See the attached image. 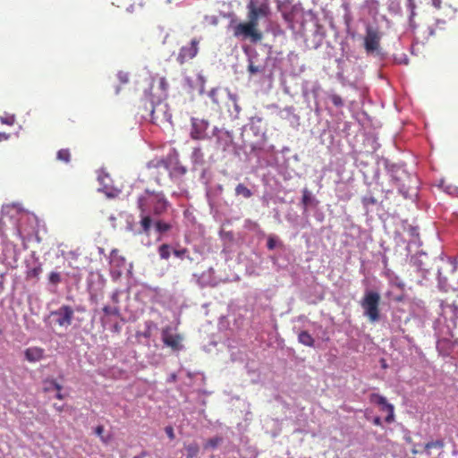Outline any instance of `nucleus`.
<instances>
[{"label":"nucleus","mask_w":458,"mask_h":458,"mask_svg":"<svg viewBox=\"0 0 458 458\" xmlns=\"http://www.w3.org/2000/svg\"><path fill=\"white\" fill-rule=\"evenodd\" d=\"M140 335H143L145 338L150 337V335H151L150 324H147V329L144 332H142Z\"/></svg>","instance_id":"obj_36"},{"label":"nucleus","mask_w":458,"mask_h":458,"mask_svg":"<svg viewBox=\"0 0 458 458\" xmlns=\"http://www.w3.org/2000/svg\"><path fill=\"white\" fill-rule=\"evenodd\" d=\"M158 83H159V88L161 89V90L163 92H166L168 89V87H169L166 79L165 77H161L158 81Z\"/></svg>","instance_id":"obj_28"},{"label":"nucleus","mask_w":458,"mask_h":458,"mask_svg":"<svg viewBox=\"0 0 458 458\" xmlns=\"http://www.w3.org/2000/svg\"><path fill=\"white\" fill-rule=\"evenodd\" d=\"M55 397L59 400H64V395L61 393V391H57L56 394H55Z\"/></svg>","instance_id":"obj_44"},{"label":"nucleus","mask_w":458,"mask_h":458,"mask_svg":"<svg viewBox=\"0 0 458 458\" xmlns=\"http://www.w3.org/2000/svg\"><path fill=\"white\" fill-rule=\"evenodd\" d=\"M372 422L376 426H381L382 425V420L380 417L376 416L373 418Z\"/></svg>","instance_id":"obj_39"},{"label":"nucleus","mask_w":458,"mask_h":458,"mask_svg":"<svg viewBox=\"0 0 458 458\" xmlns=\"http://www.w3.org/2000/svg\"><path fill=\"white\" fill-rule=\"evenodd\" d=\"M208 128V122L203 119L191 118V136L194 140H204L208 137L206 131Z\"/></svg>","instance_id":"obj_9"},{"label":"nucleus","mask_w":458,"mask_h":458,"mask_svg":"<svg viewBox=\"0 0 458 458\" xmlns=\"http://www.w3.org/2000/svg\"><path fill=\"white\" fill-rule=\"evenodd\" d=\"M103 311L106 313V316H114V317H119V312L116 309H112L110 307H104L103 309ZM109 318L108 317H105L102 318V324L103 326L105 327L108 322H109Z\"/></svg>","instance_id":"obj_18"},{"label":"nucleus","mask_w":458,"mask_h":458,"mask_svg":"<svg viewBox=\"0 0 458 458\" xmlns=\"http://www.w3.org/2000/svg\"><path fill=\"white\" fill-rule=\"evenodd\" d=\"M199 40L198 38H192L189 45L182 46L178 53L176 61L181 64H184L186 62L193 59L199 52Z\"/></svg>","instance_id":"obj_6"},{"label":"nucleus","mask_w":458,"mask_h":458,"mask_svg":"<svg viewBox=\"0 0 458 458\" xmlns=\"http://www.w3.org/2000/svg\"><path fill=\"white\" fill-rule=\"evenodd\" d=\"M282 16L284 17V19H286V13L282 12Z\"/></svg>","instance_id":"obj_49"},{"label":"nucleus","mask_w":458,"mask_h":458,"mask_svg":"<svg viewBox=\"0 0 458 458\" xmlns=\"http://www.w3.org/2000/svg\"><path fill=\"white\" fill-rule=\"evenodd\" d=\"M267 245L269 250H273L276 245V240L272 237H269Z\"/></svg>","instance_id":"obj_32"},{"label":"nucleus","mask_w":458,"mask_h":458,"mask_svg":"<svg viewBox=\"0 0 458 458\" xmlns=\"http://www.w3.org/2000/svg\"><path fill=\"white\" fill-rule=\"evenodd\" d=\"M55 409L59 411V412H62L63 410H64V407L63 406H57L56 404L54 405Z\"/></svg>","instance_id":"obj_46"},{"label":"nucleus","mask_w":458,"mask_h":458,"mask_svg":"<svg viewBox=\"0 0 458 458\" xmlns=\"http://www.w3.org/2000/svg\"><path fill=\"white\" fill-rule=\"evenodd\" d=\"M450 308L452 310L453 314L457 318V317H458V306L457 305H452Z\"/></svg>","instance_id":"obj_41"},{"label":"nucleus","mask_w":458,"mask_h":458,"mask_svg":"<svg viewBox=\"0 0 458 458\" xmlns=\"http://www.w3.org/2000/svg\"><path fill=\"white\" fill-rule=\"evenodd\" d=\"M249 72L251 73V74H255L257 73L258 72H259V69L258 66H255L253 64H250L249 65Z\"/></svg>","instance_id":"obj_37"},{"label":"nucleus","mask_w":458,"mask_h":458,"mask_svg":"<svg viewBox=\"0 0 458 458\" xmlns=\"http://www.w3.org/2000/svg\"><path fill=\"white\" fill-rule=\"evenodd\" d=\"M10 138V134L5 132H0V142L3 140H7Z\"/></svg>","instance_id":"obj_40"},{"label":"nucleus","mask_w":458,"mask_h":458,"mask_svg":"<svg viewBox=\"0 0 458 458\" xmlns=\"http://www.w3.org/2000/svg\"><path fill=\"white\" fill-rule=\"evenodd\" d=\"M187 252V250L186 249H182V250H174V256L182 259L183 257V255Z\"/></svg>","instance_id":"obj_34"},{"label":"nucleus","mask_w":458,"mask_h":458,"mask_svg":"<svg viewBox=\"0 0 458 458\" xmlns=\"http://www.w3.org/2000/svg\"><path fill=\"white\" fill-rule=\"evenodd\" d=\"M148 455V452L142 451L140 454L134 456L133 458H145Z\"/></svg>","instance_id":"obj_43"},{"label":"nucleus","mask_w":458,"mask_h":458,"mask_svg":"<svg viewBox=\"0 0 458 458\" xmlns=\"http://www.w3.org/2000/svg\"><path fill=\"white\" fill-rule=\"evenodd\" d=\"M171 225L162 220H158L155 223V228L158 233H165L171 229Z\"/></svg>","instance_id":"obj_20"},{"label":"nucleus","mask_w":458,"mask_h":458,"mask_svg":"<svg viewBox=\"0 0 458 458\" xmlns=\"http://www.w3.org/2000/svg\"><path fill=\"white\" fill-rule=\"evenodd\" d=\"M432 5L437 8L440 9L442 4V0H431Z\"/></svg>","instance_id":"obj_38"},{"label":"nucleus","mask_w":458,"mask_h":458,"mask_svg":"<svg viewBox=\"0 0 458 458\" xmlns=\"http://www.w3.org/2000/svg\"><path fill=\"white\" fill-rule=\"evenodd\" d=\"M381 38L382 34L378 29L369 25L366 27V33L363 38V47L368 55L379 53Z\"/></svg>","instance_id":"obj_5"},{"label":"nucleus","mask_w":458,"mask_h":458,"mask_svg":"<svg viewBox=\"0 0 458 458\" xmlns=\"http://www.w3.org/2000/svg\"><path fill=\"white\" fill-rule=\"evenodd\" d=\"M235 194L237 196H242L245 199H249L252 196L251 191L247 188L244 184L239 183L235 188Z\"/></svg>","instance_id":"obj_17"},{"label":"nucleus","mask_w":458,"mask_h":458,"mask_svg":"<svg viewBox=\"0 0 458 458\" xmlns=\"http://www.w3.org/2000/svg\"><path fill=\"white\" fill-rule=\"evenodd\" d=\"M414 283H416V284H421V281H420V280H414Z\"/></svg>","instance_id":"obj_52"},{"label":"nucleus","mask_w":458,"mask_h":458,"mask_svg":"<svg viewBox=\"0 0 458 458\" xmlns=\"http://www.w3.org/2000/svg\"><path fill=\"white\" fill-rule=\"evenodd\" d=\"M140 225L141 230L139 232V233H143L146 236H149L150 229H151V225H152V218L148 215V212H140Z\"/></svg>","instance_id":"obj_12"},{"label":"nucleus","mask_w":458,"mask_h":458,"mask_svg":"<svg viewBox=\"0 0 458 458\" xmlns=\"http://www.w3.org/2000/svg\"><path fill=\"white\" fill-rule=\"evenodd\" d=\"M219 442H220L219 438H211L208 441L207 445L211 446V447H216Z\"/></svg>","instance_id":"obj_33"},{"label":"nucleus","mask_w":458,"mask_h":458,"mask_svg":"<svg viewBox=\"0 0 458 458\" xmlns=\"http://www.w3.org/2000/svg\"><path fill=\"white\" fill-rule=\"evenodd\" d=\"M379 293L373 291H366L365 295L361 301V307L364 310V315L367 316L371 321H377L379 318Z\"/></svg>","instance_id":"obj_4"},{"label":"nucleus","mask_w":458,"mask_h":458,"mask_svg":"<svg viewBox=\"0 0 458 458\" xmlns=\"http://www.w3.org/2000/svg\"><path fill=\"white\" fill-rule=\"evenodd\" d=\"M165 431L167 435V437L170 438V439H174V428L171 427V426H167L165 428Z\"/></svg>","instance_id":"obj_31"},{"label":"nucleus","mask_w":458,"mask_h":458,"mask_svg":"<svg viewBox=\"0 0 458 458\" xmlns=\"http://www.w3.org/2000/svg\"><path fill=\"white\" fill-rule=\"evenodd\" d=\"M117 77L121 83H127L129 81V75L127 72H119Z\"/></svg>","instance_id":"obj_30"},{"label":"nucleus","mask_w":458,"mask_h":458,"mask_svg":"<svg viewBox=\"0 0 458 458\" xmlns=\"http://www.w3.org/2000/svg\"><path fill=\"white\" fill-rule=\"evenodd\" d=\"M121 325L115 321L111 328V330L114 332V333H116V334H119L121 332Z\"/></svg>","instance_id":"obj_35"},{"label":"nucleus","mask_w":458,"mask_h":458,"mask_svg":"<svg viewBox=\"0 0 458 458\" xmlns=\"http://www.w3.org/2000/svg\"><path fill=\"white\" fill-rule=\"evenodd\" d=\"M312 201V198L310 193L308 190H304L303 195H302V203L305 206V208L309 207Z\"/></svg>","instance_id":"obj_25"},{"label":"nucleus","mask_w":458,"mask_h":458,"mask_svg":"<svg viewBox=\"0 0 458 458\" xmlns=\"http://www.w3.org/2000/svg\"><path fill=\"white\" fill-rule=\"evenodd\" d=\"M376 202H377L376 199L372 196H366L362 199V203L366 207H368L369 205H374V204H376Z\"/></svg>","instance_id":"obj_29"},{"label":"nucleus","mask_w":458,"mask_h":458,"mask_svg":"<svg viewBox=\"0 0 458 458\" xmlns=\"http://www.w3.org/2000/svg\"><path fill=\"white\" fill-rule=\"evenodd\" d=\"M445 445V442L444 440L442 439H437V440H435V441H430V442H428L426 445H425V449L428 451L431 448H439V449H442Z\"/></svg>","instance_id":"obj_22"},{"label":"nucleus","mask_w":458,"mask_h":458,"mask_svg":"<svg viewBox=\"0 0 458 458\" xmlns=\"http://www.w3.org/2000/svg\"><path fill=\"white\" fill-rule=\"evenodd\" d=\"M298 340L303 345L310 347L314 345V338L307 331H301L298 335Z\"/></svg>","instance_id":"obj_14"},{"label":"nucleus","mask_w":458,"mask_h":458,"mask_svg":"<svg viewBox=\"0 0 458 458\" xmlns=\"http://www.w3.org/2000/svg\"><path fill=\"white\" fill-rule=\"evenodd\" d=\"M216 132L224 133V134H227L226 132H222L221 131L217 130V128H215V129H214V133H213V135H214V136H217V135H216Z\"/></svg>","instance_id":"obj_47"},{"label":"nucleus","mask_w":458,"mask_h":458,"mask_svg":"<svg viewBox=\"0 0 458 458\" xmlns=\"http://www.w3.org/2000/svg\"><path fill=\"white\" fill-rule=\"evenodd\" d=\"M162 341L165 345L170 347L174 351H179L182 348L181 344L182 336L179 334H174L173 328L167 326L162 329Z\"/></svg>","instance_id":"obj_7"},{"label":"nucleus","mask_w":458,"mask_h":458,"mask_svg":"<svg viewBox=\"0 0 458 458\" xmlns=\"http://www.w3.org/2000/svg\"><path fill=\"white\" fill-rule=\"evenodd\" d=\"M44 357V349L40 347H30L25 350V358L30 362H36Z\"/></svg>","instance_id":"obj_13"},{"label":"nucleus","mask_w":458,"mask_h":458,"mask_svg":"<svg viewBox=\"0 0 458 458\" xmlns=\"http://www.w3.org/2000/svg\"><path fill=\"white\" fill-rule=\"evenodd\" d=\"M103 427L102 426H98L97 428H96V433L98 435H100L102 432H103Z\"/></svg>","instance_id":"obj_45"},{"label":"nucleus","mask_w":458,"mask_h":458,"mask_svg":"<svg viewBox=\"0 0 458 458\" xmlns=\"http://www.w3.org/2000/svg\"><path fill=\"white\" fill-rule=\"evenodd\" d=\"M217 144H218L219 146L221 145V143H220V137H219V136H217Z\"/></svg>","instance_id":"obj_50"},{"label":"nucleus","mask_w":458,"mask_h":458,"mask_svg":"<svg viewBox=\"0 0 458 458\" xmlns=\"http://www.w3.org/2000/svg\"><path fill=\"white\" fill-rule=\"evenodd\" d=\"M44 392H50L52 390L62 391L63 386L57 383L55 379H46L44 381Z\"/></svg>","instance_id":"obj_15"},{"label":"nucleus","mask_w":458,"mask_h":458,"mask_svg":"<svg viewBox=\"0 0 458 458\" xmlns=\"http://www.w3.org/2000/svg\"><path fill=\"white\" fill-rule=\"evenodd\" d=\"M0 121L4 124L13 125L15 123L14 115H6L5 117H0Z\"/></svg>","instance_id":"obj_26"},{"label":"nucleus","mask_w":458,"mask_h":458,"mask_svg":"<svg viewBox=\"0 0 458 458\" xmlns=\"http://www.w3.org/2000/svg\"><path fill=\"white\" fill-rule=\"evenodd\" d=\"M81 277L79 267L72 266L70 261L64 260L62 265H58L47 276V282L50 284H78Z\"/></svg>","instance_id":"obj_2"},{"label":"nucleus","mask_w":458,"mask_h":458,"mask_svg":"<svg viewBox=\"0 0 458 458\" xmlns=\"http://www.w3.org/2000/svg\"><path fill=\"white\" fill-rule=\"evenodd\" d=\"M157 193L150 192L146 191L144 195L138 198V208L140 212H148L149 208L154 207L155 201L154 197H157Z\"/></svg>","instance_id":"obj_10"},{"label":"nucleus","mask_w":458,"mask_h":458,"mask_svg":"<svg viewBox=\"0 0 458 458\" xmlns=\"http://www.w3.org/2000/svg\"><path fill=\"white\" fill-rule=\"evenodd\" d=\"M434 34H435L434 30L430 29V30H429V35H430V36H433Z\"/></svg>","instance_id":"obj_48"},{"label":"nucleus","mask_w":458,"mask_h":458,"mask_svg":"<svg viewBox=\"0 0 458 458\" xmlns=\"http://www.w3.org/2000/svg\"><path fill=\"white\" fill-rule=\"evenodd\" d=\"M155 201V205L153 207V215L160 216L167 209L168 202L165 199L164 195L161 193H157V197L153 198Z\"/></svg>","instance_id":"obj_11"},{"label":"nucleus","mask_w":458,"mask_h":458,"mask_svg":"<svg viewBox=\"0 0 458 458\" xmlns=\"http://www.w3.org/2000/svg\"><path fill=\"white\" fill-rule=\"evenodd\" d=\"M217 94H218V89H213L209 91V98H211L212 102L218 105L219 104V100H218V98H217Z\"/></svg>","instance_id":"obj_27"},{"label":"nucleus","mask_w":458,"mask_h":458,"mask_svg":"<svg viewBox=\"0 0 458 458\" xmlns=\"http://www.w3.org/2000/svg\"><path fill=\"white\" fill-rule=\"evenodd\" d=\"M330 100L334 106L340 107L344 106V101L342 98L337 94H333L330 96Z\"/></svg>","instance_id":"obj_24"},{"label":"nucleus","mask_w":458,"mask_h":458,"mask_svg":"<svg viewBox=\"0 0 458 458\" xmlns=\"http://www.w3.org/2000/svg\"><path fill=\"white\" fill-rule=\"evenodd\" d=\"M370 401L381 407L383 411L387 412V416L385 418L386 423H392L394 420V405L389 403L386 398L379 394H372L370 395Z\"/></svg>","instance_id":"obj_8"},{"label":"nucleus","mask_w":458,"mask_h":458,"mask_svg":"<svg viewBox=\"0 0 458 458\" xmlns=\"http://www.w3.org/2000/svg\"><path fill=\"white\" fill-rule=\"evenodd\" d=\"M73 315V309L68 305H64L49 314L47 318L48 324L53 327H68L72 324Z\"/></svg>","instance_id":"obj_3"},{"label":"nucleus","mask_w":458,"mask_h":458,"mask_svg":"<svg viewBox=\"0 0 458 458\" xmlns=\"http://www.w3.org/2000/svg\"><path fill=\"white\" fill-rule=\"evenodd\" d=\"M170 246L168 244H162L158 248V253L161 259H168L171 254Z\"/></svg>","instance_id":"obj_19"},{"label":"nucleus","mask_w":458,"mask_h":458,"mask_svg":"<svg viewBox=\"0 0 458 458\" xmlns=\"http://www.w3.org/2000/svg\"><path fill=\"white\" fill-rule=\"evenodd\" d=\"M414 271H415L416 273H421V271H420L419 268H417V267L414 269Z\"/></svg>","instance_id":"obj_51"},{"label":"nucleus","mask_w":458,"mask_h":458,"mask_svg":"<svg viewBox=\"0 0 458 458\" xmlns=\"http://www.w3.org/2000/svg\"><path fill=\"white\" fill-rule=\"evenodd\" d=\"M159 106H160V104H159V105H157V106H153V107H152V109H151V111H150V114H151V119H152V120H154V119H157V117L155 115V114H156V109H157Z\"/></svg>","instance_id":"obj_42"},{"label":"nucleus","mask_w":458,"mask_h":458,"mask_svg":"<svg viewBox=\"0 0 458 458\" xmlns=\"http://www.w3.org/2000/svg\"><path fill=\"white\" fill-rule=\"evenodd\" d=\"M42 273V267L38 266L28 271L27 276L29 278H38L39 275Z\"/></svg>","instance_id":"obj_23"},{"label":"nucleus","mask_w":458,"mask_h":458,"mask_svg":"<svg viewBox=\"0 0 458 458\" xmlns=\"http://www.w3.org/2000/svg\"><path fill=\"white\" fill-rule=\"evenodd\" d=\"M457 318H458V317H457Z\"/></svg>","instance_id":"obj_53"},{"label":"nucleus","mask_w":458,"mask_h":458,"mask_svg":"<svg viewBox=\"0 0 458 458\" xmlns=\"http://www.w3.org/2000/svg\"><path fill=\"white\" fill-rule=\"evenodd\" d=\"M71 151L69 148H61L56 153V159L68 164L71 161Z\"/></svg>","instance_id":"obj_16"},{"label":"nucleus","mask_w":458,"mask_h":458,"mask_svg":"<svg viewBox=\"0 0 458 458\" xmlns=\"http://www.w3.org/2000/svg\"><path fill=\"white\" fill-rule=\"evenodd\" d=\"M248 21L239 22L233 28V33L238 38H250L252 42L262 39V33L259 30V21L267 18L269 14L267 0H250L247 4Z\"/></svg>","instance_id":"obj_1"},{"label":"nucleus","mask_w":458,"mask_h":458,"mask_svg":"<svg viewBox=\"0 0 458 458\" xmlns=\"http://www.w3.org/2000/svg\"><path fill=\"white\" fill-rule=\"evenodd\" d=\"M407 7L409 8L410 13H410V24L411 27L414 28L415 26L413 25V19L416 15V13H415L416 4H415L414 0H407Z\"/></svg>","instance_id":"obj_21"}]
</instances>
